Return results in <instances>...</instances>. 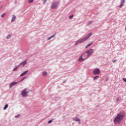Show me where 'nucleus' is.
I'll return each instance as SVG.
<instances>
[{"label": "nucleus", "instance_id": "obj_23", "mask_svg": "<svg viewBox=\"0 0 126 126\" xmlns=\"http://www.w3.org/2000/svg\"><path fill=\"white\" fill-rule=\"evenodd\" d=\"M91 45H92V43L88 44L86 47V48H88V47H90L91 46Z\"/></svg>", "mask_w": 126, "mask_h": 126}, {"label": "nucleus", "instance_id": "obj_15", "mask_svg": "<svg viewBox=\"0 0 126 126\" xmlns=\"http://www.w3.org/2000/svg\"><path fill=\"white\" fill-rule=\"evenodd\" d=\"M48 74V72H47V71H44L42 73V75L43 76H46V75H47Z\"/></svg>", "mask_w": 126, "mask_h": 126}, {"label": "nucleus", "instance_id": "obj_1", "mask_svg": "<svg viewBox=\"0 0 126 126\" xmlns=\"http://www.w3.org/2000/svg\"><path fill=\"white\" fill-rule=\"evenodd\" d=\"M125 112H123L119 113L114 119V124H120V123L124 120V117H125Z\"/></svg>", "mask_w": 126, "mask_h": 126}, {"label": "nucleus", "instance_id": "obj_26", "mask_svg": "<svg viewBox=\"0 0 126 126\" xmlns=\"http://www.w3.org/2000/svg\"><path fill=\"white\" fill-rule=\"evenodd\" d=\"M10 37H11V36L10 35H9L7 36V39H9V38H10Z\"/></svg>", "mask_w": 126, "mask_h": 126}, {"label": "nucleus", "instance_id": "obj_22", "mask_svg": "<svg viewBox=\"0 0 126 126\" xmlns=\"http://www.w3.org/2000/svg\"><path fill=\"white\" fill-rule=\"evenodd\" d=\"M33 1L34 0H28L29 3H32V2H33Z\"/></svg>", "mask_w": 126, "mask_h": 126}, {"label": "nucleus", "instance_id": "obj_4", "mask_svg": "<svg viewBox=\"0 0 126 126\" xmlns=\"http://www.w3.org/2000/svg\"><path fill=\"white\" fill-rule=\"evenodd\" d=\"M100 69L98 68H95L93 70V73H94V75H97L100 74Z\"/></svg>", "mask_w": 126, "mask_h": 126}, {"label": "nucleus", "instance_id": "obj_6", "mask_svg": "<svg viewBox=\"0 0 126 126\" xmlns=\"http://www.w3.org/2000/svg\"><path fill=\"white\" fill-rule=\"evenodd\" d=\"M94 50L92 49H91L87 51L86 52V53H87V55H88V57H90L92 54H93Z\"/></svg>", "mask_w": 126, "mask_h": 126}, {"label": "nucleus", "instance_id": "obj_12", "mask_svg": "<svg viewBox=\"0 0 126 126\" xmlns=\"http://www.w3.org/2000/svg\"><path fill=\"white\" fill-rule=\"evenodd\" d=\"M125 0H121L120 7H123V5H124V4H125Z\"/></svg>", "mask_w": 126, "mask_h": 126}, {"label": "nucleus", "instance_id": "obj_8", "mask_svg": "<svg viewBox=\"0 0 126 126\" xmlns=\"http://www.w3.org/2000/svg\"><path fill=\"white\" fill-rule=\"evenodd\" d=\"M84 60H87V59H89V57L88 56L86 52L84 53L82 55Z\"/></svg>", "mask_w": 126, "mask_h": 126}, {"label": "nucleus", "instance_id": "obj_32", "mask_svg": "<svg viewBox=\"0 0 126 126\" xmlns=\"http://www.w3.org/2000/svg\"><path fill=\"white\" fill-rule=\"evenodd\" d=\"M23 78L24 79H25V78H27V77H24Z\"/></svg>", "mask_w": 126, "mask_h": 126}, {"label": "nucleus", "instance_id": "obj_2", "mask_svg": "<svg viewBox=\"0 0 126 126\" xmlns=\"http://www.w3.org/2000/svg\"><path fill=\"white\" fill-rule=\"evenodd\" d=\"M92 35V33H90L88 35L84 37V38H81L78 40V41L76 42V44H77L79 43H83V42H85V41H87V40H88L90 37H91Z\"/></svg>", "mask_w": 126, "mask_h": 126}, {"label": "nucleus", "instance_id": "obj_17", "mask_svg": "<svg viewBox=\"0 0 126 126\" xmlns=\"http://www.w3.org/2000/svg\"><path fill=\"white\" fill-rule=\"evenodd\" d=\"M54 36H56V34H54L53 35H52V36H51L48 37V38H47V40H51V39H52V38H54Z\"/></svg>", "mask_w": 126, "mask_h": 126}, {"label": "nucleus", "instance_id": "obj_9", "mask_svg": "<svg viewBox=\"0 0 126 126\" xmlns=\"http://www.w3.org/2000/svg\"><path fill=\"white\" fill-rule=\"evenodd\" d=\"M18 82H13L10 84L9 85V88L11 89L12 88L13 86H14V85H16Z\"/></svg>", "mask_w": 126, "mask_h": 126}, {"label": "nucleus", "instance_id": "obj_25", "mask_svg": "<svg viewBox=\"0 0 126 126\" xmlns=\"http://www.w3.org/2000/svg\"><path fill=\"white\" fill-rule=\"evenodd\" d=\"M51 123H53V120H51L48 121V124H51Z\"/></svg>", "mask_w": 126, "mask_h": 126}, {"label": "nucleus", "instance_id": "obj_19", "mask_svg": "<svg viewBox=\"0 0 126 126\" xmlns=\"http://www.w3.org/2000/svg\"><path fill=\"white\" fill-rule=\"evenodd\" d=\"M21 116V115L20 114H18L15 116V118H16V119H17L18 118H20Z\"/></svg>", "mask_w": 126, "mask_h": 126}, {"label": "nucleus", "instance_id": "obj_5", "mask_svg": "<svg viewBox=\"0 0 126 126\" xmlns=\"http://www.w3.org/2000/svg\"><path fill=\"white\" fill-rule=\"evenodd\" d=\"M26 64H27V60H25V61H23V62L21 63L18 65V66H20V67H23L24 66H25Z\"/></svg>", "mask_w": 126, "mask_h": 126}, {"label": "nucleus", "instance_id": "obj_10", "mask_svg": "<svg viewBox=\"0 0 126 126\" xmlns=\"http://www.w3.org/2000/svg\"><path fill=\"white\" fill-rule=\"evenodd\" d=\"M72 119L73 121H74V122H79V124H80V119L78 118V117H73Z\"/></svg>", "mask_w": 126, "mask_h": 126}, {"label": "nucleus", "instance_id": "obj_14", "mask_svg": "<svg viewBox=\"0 0 126 126\" xmlns=\"http://www.w3.org/2000/svg\"><path fill=\"white\" fill-rule=\"evenodd\" d=\"M15 19H16V17L15 15H13L11 21V22H13Z\"/></svg>", "mask_w": 126, "mask_h": 126}, {"label": "nucleus", "instance_id": "obj_27", "mask_svg": "<svg viewBox=\"0 0 126 126\" xmlns=\"http://www.w3.org/2000/svg\"><path fill=\"white\" fill-rule=\"evenodd\" d=\"M5 15V13H3L1 15V17H3Z\"/></svg>", "mask_w": 126, "mask_h": 126}, {"label": "nucleus", "instance_id": "obj_11", "mask_svg": "<svg viewBox=\"0 0 126 126\" xmlns=\"http://www.w3.org/2000/svg\"><path fill=\"white\" fill-rule=\"evenodd\" d=\"M84 61H85V59L83 58V56L81 55L78 59V62H84Z\"/></svg>", "mask_w": 126, "mask_h": 126}, {"label": "nucleus", "instance_id": "obj_29", "mask_svg": "<svg viewBox=\"0 0 126 126\" xmlns=\"http://www.w3.org/2000/svg\"><path fill=\"white\" fill-rule=\"evenodd\" d=\"M46 1H47V0H44V3H46Z\"/></svg>", "mask_w": 126, "mask_h": 126}, {"label": "nucleus", "instance_id": "obj_31", "mask_svg": "<svg viewBox=\"0 0 126 126\" xmlns=\"http://www.w3.org/2000/svg\"><path fill=\"white\" fill-rule=\"evenodd\" d=\"M113 63H115V62H117V60H115L114 61H112Z\"/></svg>", "mask_w": 126, "mask_h": 126}, {"label": "nucleus", "instance_id": "obj_21", "mask_svg": "<svg viewBox=\"0 0 126 126\" xmlns=\"http://www.w3.org/2000/svg\"><path fill=\"white\" fill-rule=\"evenodd\" d=\"M121 100V97H119L117 99H116V102H119Z\"/></svg>", "mask_w": 126, "mask_h": 126}, {"label": "nucleus", "instance_id": "obj_16", "mask_svg": "<svg viewBox=\"0 0 126 126\" xmlns=\"http://www.w3.org/2000/svg\"><path fill=\"white\" fill-rule=\"evenodd\" d=\"M8 108V104H5V105L3 107V110H5Z\"/></svg>", "mask_w": 126, "mask_h": 126}, {"label": "nucleus", "instance_id": "obj_13", "mask_svg": "<svg viewBox=\"0 0 126 126\" xmlns=\"http://www.w3.org/2000/svg\"><path fill=\"white\" fill-rule=\"evenodd\" d=\"M28 70L24 71L22 74H20V76H24V75H25V74H26L28 72Z\"/></svg>", "mask_w": 126, "mask_h": 126}, {"label": "nucleus", "instance_id": "obj_28", "mask_svg": "<svg viewBox=\"0 0 126 126\" xmlns=\"http://www.w3.org/2000/svg\"><path fill=\"white\" fill-rule=\"evenodd\" d=\"M123 81H124L125 82H126V78H124L123 79Z\"/></svg>", "mask_w": 126, "mask_h": 126}, {"label": "nucleus", "instance_id": "obj_18", "mask_svg": "<svg viewBox=\"0 0 126 126\" xmlns=\"http://www.w3.org/2000/svg\"><path fill=\"white\" fill-rule=\"evenodd\" d=\"M99 78V76H95L94 77V80H96Z\"/></svg>", "mask_w": 126, "mask_h": 126}, {"label": "nucleus", "instance_id": "obj_33", "mask_svg": "<svg viewBox=\"0 0 126 126\" xmlns=\"http://www.w3.org/2000/svg\"><path fill=\"white\" fill-rule=\"evenodd\" d=\"M106 81H108V78L106 79Z\"/></svg>", "mask_w": 126, "mask_h": 126}, {"label": "nucleus", "instance_id": "obj_20", "mask_svg": "<svg viewBox=\"0 0 126 126\" xmlns=\"http://www.w3.org/2000/svg\"><path fill=\"white\" fill-rule=\"evenodd\" d=\"M18 67H19V66H18V65L17 67L13 69V71H15V70H17L18 69Z\"/></svg>", "mask_w": 126, "mask_h": 126}, {"label": "nucleus", "instance_id": "obj_3", "mask_svg": "<svg viewBox=\"0 0 126 126\" xmlns=\"http://www.w3.org/2000/svg\"><path fill=\"white\" fill-rule=\"evenodd\" d=\"M29 94V91L28 89H24L23 91L21 92V94L22 97H27V95Z\"/></svg>", "mask_w": 126, "mask_h": 126}, {"label": "nucleus", "instance_id": "obj_24", "mask_svg": "<svg viewBox=\"0 0 126 126\" xmlns=\"http://www.w3.org/2000/svg\"><path fill=\"white\" fill-rule=\"evenodd\" d=\"M72 17H73V15H71V16H69V18L70 19H71V18H72Z\"/></svg>", "mask_w": 126, "mask_h": 126}, {"label": "nucleus", "instance_id": "obj_30", "mask_svg": "<svg viewBox=\"0 0 126 126\" xmlns=\"http://www.w3.org/2000/svg\"><path fill=\"white\" fill-rule=\"evenodd\" d=\"M23 80H24V78H23L21 80V81H23Z\"/></svg>", "mask_w": 126, "mask_h": 126}, {"label": "nucleus", "instance_id": "obj_7", "mask_svg": "<svg viewBox=\"0 0 126 126\" xmlns=\"http://www.w3.org/2000/svg\"><path fill=\"white\" fill-rule=\"evenodd\" d=\"M58 5H59V2H56L53 3L51 6L52 9H55V8H57V7H58Z\"/></svg>", "mask_w": 126, "mask_h": 126}]
</instances>
